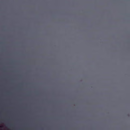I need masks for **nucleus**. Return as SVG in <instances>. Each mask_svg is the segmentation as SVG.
I'll list each match as a JSON object with an SVG mask.
<instances>
[{
  "label": "nucleus",
  "instance_id": "nucleus-1",
  "mask_svg": "<svg viewBox=\"0 0 130 130\" xmlns=\"http://www.w3.org/2000/svg\"><path fill=\"white\" fill-rule=\"evenodd\" d=\"M115 122V121L114 120V122Z\"/></svg>",
  "mask_w": 130,
  "mask_h": 130
}]
</instances>
